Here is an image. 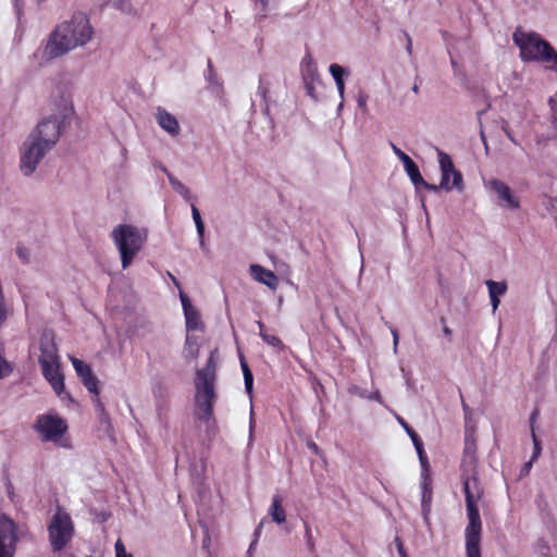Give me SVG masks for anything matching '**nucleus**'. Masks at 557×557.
<instances>
[{"mask_svg": "<svg viewBox=\"0 0 557 557\" xmlns=\"http://www.w3.org/2000/svg\"><path fill=\"white\" fill-rule=\"evenodd\" d=\"M92 35L94 29L87 16L83 13L74 14L71 20L54 27L46 42L34 52V58L42 65L84 47L91 40Z\"/></svg>", "mask_w": 557, "mask_h": 557, "instance_id": "obj_1", "label": "nucleus"}, {"mask_svg": "<svg viewBox=\"0 0 557 557\" xmlns=\"http://www.w3.org/2000/svg\"><path fill=\"white\" fill-rule=\"evenodd\" d=\"M462 484L466 495L467 516L469 523L465 531L467 557H481L480 540L482 522L478 503L483 495V488L478 479L476 469L471 472L462 471Z\"/></svg>", "mask_w": 557, "mask_h": 557, "instance_id": "obj_2", "label": "nucleus"}, {"mask_svg": "<svg viewBox=\"0 0 557 557\" xmlns=\"http://www.w3.org/2000/svg\"><path fill=\"white\" fill-rule=\"evenodd\" d=\"M512 41L519 48V58L523 63H543L557 72V52L539 33L517 27Z\"/></svg>", "mask_w": 557, "mask_h": 557, "instance_id": "obj_3", "label": "nucleus"}, {"mask_svg": "<svg viewBox=\"0 0 557 557\" xmlns=\"http://www.w3.org/2000/svg\"><path fill=\"white\" fill-rule=\"evenodd\" d=\"M216 350L211 351L207 366L196 373V406L198 409V418L205 422L212 419V407L215 397L214 381L216 372Z\"/></svg>", "mask_w": 557, "mask_h": 557, "instance_id": "obj_4", "label": "nucleus"}, {"mask_svg": "<svg viewBox=\"0 0 557 557\" xmlns=\"http://www.w3.org/2000/svg\"><path fill=\"white\" fill-rule=\"evenodd\" d=\"M40 356L38 359L44 377L48 381L58 396L65 393L64 376L60 370V356L53 335L45 332L39 342Z\"/></svg>", "mask_w": 557, "mask_h": 557, "instance_id": "obj_5", "label": "nucleus"}, {"mask_svg": "<svg viewBox=\"0 0 557 557\" xmlns=\"http://www.w3.org/2000/svg\"><path fill=\"white\" fill-rule=\"evenodd\" d=\"M147 231L132 224H119L111 232V238L120 253L122 268L127 269L147 242Z\"/></svg>", "mask_w": 557, "mask_h": 557, "instance_id": "obj_6", "label": "nucleus"}, {"mask_svg": "<svg viewBox=\"0 0 557 557\" xmlns=\"http://www.w3.org/2000/svg\"><path fill=\"white\" fill-rule=\"evenodd\" d=\"M73 112L72 100L69 97H62L61 102L58 104V112L38 123L27 137L34 138L36 143L52 149L60 138L65 120Z\"/></svg>", "mask_w": 557, "mask_h": 557, "instance_id": "obj_7", "label": "nucleus"}, {"mask_svg": "<svg viewBox=\"0 0 557 557\" xmlns=\"http://www.w3.org/2000/svg\"><path fill=\"white\" fill-rule=\"evenodd\" d=\"M47 532L51 550L54 554L58 553V557H64L62 550L67 547L75 534L71 515L65 509L58 507L48 521Z\"/></svg>", "mask_w": 557, "mask_h": 557, "instance_id": "obj_8", "label": "nucleus"}, {"mask_svg": "<svg viewBox=\"0 0 557 557\" xmlns=\"http://www.w3.org/2000/svg\"><path fill=\"white\" fill-rule=\"evenodd\" d=\"M34 430L38 433L41 442L58 444L63 448L71 447L69 441L64 438L67 432V423L57 413L38 416Z\"/></svg>", "mask_w": 557, "mask_h": 557, "instance_id": "obj_9", "label": "nucleus"}, {"mask_svg": "<svg viewBox=\"0 0 557 557\" xmlns=\"http://www.w3.org/2000/svg\"><path fill=\"white\" fill-rule=\"evenodd\" d=\"M34 138H28L23 141L20 147V163L18 169L21 173L29 177L36 171L46 154L51 150L50 148L35 141Z\"/></svg>", "mask_w": 557, "mask_h": 557, "instance_id": "obj_10", "label": "nucleus"}, {"mask_svg": "<svg viewBox=\"0 0 557 557\" xmlns=\"http://www.w3.org/2000/svg\"><path fill=\"white\" fill-rule=\"evenodd\" d=\"M437 159L441 170V182L438 189L451 191L453 189L461 193L465 189L463 177L460 171L456 170L454 162L448 153L437 150Z\"/></svg>", "mask_w": 557, "mask_h": 557, "instance_id": "obj_11", "label": "nucleus"}, {"mask_svg": "<svg viewBox=\"0 0 557 557\" xmlns=\"http://www.w3.org/2000/svg\"><path fill=\"white\" fill-rule=\"evenodd\" d=\"M20 541L18 527L7 515H0V557H14Z\"/></svg>", "mask_w": 557, "mask_h": 557, "instance_id": "obj_12", "label": "nucleus"}, {"mask_svg": "<svg viewBox=\"0 0 557 557\" xmlns=\"http://www.w3.org/2000/svg\"><path fill=\"white\" fill-rule=\"evenodd\" d=\"M485 188L496 194L499 205L502 207L518 210L520 208V201L517 196L512 193L511 188L500 180L492 178L485 183Z\"/></svg>", "mask_w": 557, "mask_h": 557, "instance_id": "obj_13", "label": "nucleus"}, {"mask_svg": "<svg viewBox=\"0 0 557 557\" xmlns=\"http://www.w3.org/2000/svg\"><path fill=\"white\" fill-rule=\"evenodd\" d=\"M71 362L73 364V368L75 369V372L77 376L83 382L84 386L92 394L98 395L99 394V381L92 373L91 368L85 363L84 361L71 357Z\"/></svg>", "mask_w": 557, "mask_h": 557, "instance_id": "obj_14", "label": "nucleus"}, {"mask_svg": "<svg viewBox=\"0 0 557 557\" xmlns=\"http://www.w3.org/2000/svg\"><path fill=\"white\" fill-rule=\"evenodd\" d=\"M180 299H181L183 311H184L187 333L193 332V331L202 330L203 323L201 321L200 313L191 305L188 296L185 293L180 292Z\"/></svg>", "mask_w": 557, "mask_h": 557, "instance_id": "obj_15", "label": "nucleus"}, {"mask_svg": "<svg viewBox=\"0 0 557 557\" xmlns=\"http://www.w3.org/2000/svg\"><path fill=\"white\" fill-rule=\"evenodd\" d=\"M249 272L255 281L265 285L272 290L277 288L278 277L271 270H268L260 264H251Z\"/></svg>", "mask_w": 557, "mask_h": 557, "instance_id": "obj_16", "label": "nucleus"}, {"mask_svg": "<svg viewBox=\"0 0 557 557\" xmlns=\"http://www.w3.org/2000/svg\"><path fill=\"white\" fill-rule=\"evenodd\" d=\"M476 444L472 435L467 434L465 440L463 456L461 469L465 472H471L476 469Z\"/></svg>", "mask_w": 557, "mask_h": 557, "instance_id": "obj_17", "label": "nucleus"}, {"mask_svg": "<svg viewBox=\"0 0 557 557\" xmlns=\"http://www.w3.org/2000/svg\"><path fill=\"white\" fill-rule=\"evenodd\" d=\"M158 125L171 136H177L181 127L176 117L168 112L165 109L159 107L156 113Z\"/></svg>", "mask_w": 557, "mask_h": 557, "instance_id": "obj_18", "label": "nucleus"}, {"mask_svg": "<svg viewBox=\"0 0 557 557\" xmlns=\"http://www.w3.org/2000/svg\"><path fill=\"white\" fill-rule=\"evenodd\" d=\"M404 169H405L407 175L409 176L410 181L412 182V184L416 187L423 186L425 189H428L430 191L438 190V187H436L433 184H429L423 180V177L420 173V170H419L418 165L413 162V160H411L407 164H405Z\"/></svg>", "mask_w": 557, "mask_h": 557, "instance_id": "obj_19", "label": "nucleus"}, {"mask_svg": "<svg viewBox=\"0 0 557 557\" xmlns=\"http://www.w3.org/2000/svg\"><path fill=\"white\" fill-rule=\"evenodd\" d=\"M302 82H321L318 67L310 54H306L300 63Z\"/></svg>", "mask_w": 557, "mask_h": 557, "instance_id": "obj_20", "label": "nucleus"}, {"mask_svg": "<svg viewBox=\"0 0 557 557\" xmlns=\"http://www.w3.org/2000/svg\"><path fill=\"white\" fill-rule=\"evenodd\" d=\"M271 520L281 525L286 521V511L283 507V499L278 494L273 495L272 503L268 509Z\"/></svg>", "mask_w": 557, "mask_h": 557, "instance_id": "obj_21", "label": "nucleus"}, {"mask_svg": "<svg viewBox=\"0 0 557 557\" xmlns=\"http://www.w3.org/2000/svg\"><path fill=\"white\" fill-rule=\"evenodd\" d=\"M329 71L335 82L338 95H339L341 99L343 100L344 95H345L344 77L348 76L349 73L346 69H344L343 66H341L339 64H336V63L331 64L329 67ZM342 107H343V101L339 103V108H342Z\"/></svg>", "mask_w": 557, "mask_h": 557, "instance_id": "obj_22", "label": "nucleus"}, {"mask_svg": "<svg viewBox=\"0 0 557 557\" xmlns=\"http://www.w3.org/2000/svg\"><path fill=\"white\" fill-rule=\"evenodd\" d=\"M273 83H274V77L269 73H263L259 77L257 96L261 97L263 104H264L265 113L269 112L268 96H269L270 88L272 87Z\"/></svg>", "mask_w": 557, "mask_h": 557, "instance_id": "obj_23", "label": "nucleus"}, {"mask_svg": "<svg viewBox=\"0 0 557 557\" xmlns=\"http://www.w3.org/2000/svg\"><path fill=\"white\" fill-rule=\"evenodd\" d=\"M200 344L197 336L187 333L183 347V357L186 360H195L199 356Z\"/></svg>", "mask_w": 557, "mask_h": 557, "instance_id": "obj_24", "label": "nucleus"}, {"mask_svg": "<svg viewBox=\"0 0 557 557\" xmlns=\"http://www.w3.org/2000/svg\"><path fill=\"white\" fill-rule=\"evenodd\" d=\"M162 171L166 174L168 180L172 188L182 196L186 201H191L194 199L190 189L185 186L181 181L174 177L165 168H162Z\"/></svg>", "mask_w": 557, "mask_h": 557, "instance_id": "obj_25", "label": "nucleus"}, {"mask_svg": "<svg viewBox=\"0 0 557 557\" xmlns=\"http://www.w3.org/2000/svg\"><path fill=\"white\" fill-rule=\"evenodd\" d=\"M349 393L350 394H354L360 398H364V399H369V400H375L377 401L379 404H383V399H382V396H381V393L379 389H375L373 392H368L367 389L364 388H361L359 386H351L349 388Z\"/></svg>", "mask_w": 557, "mask_h": 557, "instance_id": "obj_26", "label": "nucleus"}, {"mask_svg": "<svg viewBox=\"0 0 557 557\" xmlns=\"http://www.w3.org/2000/svg\"><path fill=\"white\" fill-rule=\"evenodd\" d=\"M191 216H193V220H194L195 225H196L197 234L199 236L200 247L202 249H205L206 248L205 238H203L205 237V224H203V221L201 219L200 212H199L198 208L195 205H191Z\"/></svg>", "mask_w": 557, "mask_h": 557, "instance_id": "obj_27", "label": "nucleus"}, {"mask_svg": "<svg viewBox=\"0 0 557 557\" xmlns=\"http://www.w3.org/2000/svg\"><path fill=\"white\" fill-rule=\"evenodd\" d=\"M488 289V297H502L507 293V283L505 281L495 282L493 280L485 281Z\"/></svg>", "mask_w": 557, "mask_h": 557, "instance_id": "obj_28", "label": "nucleus"}, {"mask_svg": "<svg viewBox=\"0 0 557 557\" xmlns=\"http://www.w3.org/2000/svg\"><path fill=\"white\" fill-rule=\"evenodd\" d=\"M205 77H206L207 82L210 84V86L212 87L213 91H215L216 94L223 91L222 83L219 79L210 60L208 61V67L205 73Z\"/></svg>", "mask_w": 557, "mask_h": 557, "instance_id": "obj_29", "label": "nucleus"}, {"mask_svg": "<svg viewBox=\"0 0 557 557\" xmlns=\"http://www.w3.org/2000/svg\"><path fill=\"white\" fill-rule=\"evenodd\" d=\"M432 504V490L421 492V510L424 522L430 524V512Z\"/></svg>", "mask_w": 557, "mask_h": 557, "instance_id": "obj_30", "label": "nucleus"}, {"mask_svg": "<svg viewBox=\"0 0 557 557\" xmlns=\"http://www.w3.org/2000/svg\"><path fill=\"white\" fill-rule=\"evenodd\" d=\"M536 417H537V411L534 410L530 417L531 435H532V441H533V446H534L533 454L531 457L532 460H536L540 457L541 451H542L541 442L539 441V438L535 434V430H534V423H535Z\"/></svg>", "mask_w": 557, "mask_h": 557, "instance_id": "obj_31", "label": "nucleus"}, {"mask_svg": "<svg viewBox=\"0 0 557 557\" xmlns=\"http://www.w3.org/2000/svg\"><path fill=\"white\" fill-rule=\"evenodd\" d=\"M413 446H414L418 457H419L421 470L423 472H429V459H428L426 453L424 451L422 441H417L416 438H413Z\"/></svg>", "mask_w": 557, "mask_h": 557, "instance_id": "obj_32", "label": "nucleus"}, {"mask_svg": "<svg viewBox=\"0 0 557 557\" xmlns=\"http://www.w3.org/2000/svg\"><path fill=\"white\" fill-rule=\"evenodd\" d=\"M260 337L268 345H270L278 350H283L285 348V345L283 344V342L275 335L269 334L268 332H262Z\"/></svg>", "mask_w": 557, "mask_h": 557, "instance_id": "obj_33", "label": "nucleus"}, {"mask_svg": "<svg viewBox=\"0 0 557 557\" xmlns=\"http://www.w3.org/2000/svg\"><path fill=\"white\" fill-rule=\"evenodd\" d=\"M255 4L257 10L256 21L260 22L267 16L270 0H255Z\"/></svg>", "mask_w": 557, "mask_h": 557, "instance_id": "obj_34", "label": "nucleus"}, {"mask_svg": "<svg viewBox=\"0 0 557 557\" xmlns=\"http://www.w3.org/2000/svg\"><path fill=\"white\" fill-rule=\"evenodd\" d=\"M542 206L552 216L557 214V198L544 195L542 199Z\"/></svg>", "mask_w": 557, "mask_h": 557, "instance_id": "obj_35", "label": "nucleus"}, {"mask_svg": "<svg viewBox=\"0 0 557 557\" xmlns=\"http://www.w3.org/2000/svg\"><path fill=\"white\" fill-rule=\"evenodd\" d=\"M321 83L322 82H304L306 94L314 101L319 99L315 88L318 85H321Z\"/></svg>", "mask_w": 557, "mask_h": 557, "instance_id": "obj_36", "label": "nucleus"}, {"mask_svg": "<svg viewBox=\"0 0 557 557\" xmlns=\"http://www.w3.org/2000/svg\"><path fill=\"white\" fill-rule=\"evenodd\" d=\"M305 540L310 552H314L315 543L311 532V528L308 523H305Z\"/></svg>", "mask_w": 557, "mask_h": 557, "instance_id": "obj_37", "label": "nucleus"}, {"mask_svg": "<svg viewBox=\"0 0 557 557\" xmlns=\"http://www.w3.org/2000/svg\"><path fill=\"white\" fill-rule=\"evenodd\" d=\"M389 145H391V148H392L393 152L395 153V156L401 161L403 165L407 164L409 161L412 160L407 153H405L401 149H399L395 144L391 143Z\"/></svg>", "mask_w": 557, "mask_h": 557, "instance_id": "obj_38", "label": "nucleus"}, {"mask_svg": "<svg viewBox=\"0 0 557 557\" xmlns=\"http://www.w3.org/2000/svg\"><path fill=\"white\" fill-rule=\"evenodd\" d=\"M397 421L405 429V431L407 432V435L410 436L412 442H413V438H416L417 441H421L419 435L413 431V429L401 417H397Z\"/></svg>", "mask_w": 557, "mask_h": 557, "instance_id": "obj_39", "label": "nucleus"}, {"mask_svg": "<svg viewBox=\"0 0 557 557\" xmlns=\"http://www.w3.org/2000/svg\"><path fill=\"white\" fill-rule=\"evenodd\" d=\"M16 256L20 258V260L23 263H29V261H30V251L28 248H26L24 246H18L16 248Z\"/></svg>", "mask_w": 557, "mask_h": 557, "instance_id": "obj_40", "label": "nucleus"}, {"mask_svg": "<svg viewBox=\"0 0 557 557\" xmlns=\"http://www.w3.org/2000/svg\"><path fill=\"white\" fill-rule=\"evenodd\" d=\"M12 373V368L9 362L0 355V379H3Z\"/></svg>", "mask_w": 557, "mask_h": 557, "instance_id": "obj_41", "label": "nucleus"}, {"mask_svg": "<svg viewBox=\"0 0 557 557\" xmlns=\"http://www.w3.org/2000/svg\"><path fill=\"white\" fill-rule=\"evenodd\" d=\"M115 557H133L132 554H128L125 549L124 544L121 540H117L114 545Z\"/></svg>", "mask_w": 557, "mask_h": 557, "instance_id": "obj_42", "label": "nucleus"}, {"mask_svg": "<svg viewBox=\"0 0 557 557\" xmlns=\"http://www.w3.org/2000/svg\"><path fill=\"white\" fill-rule=\"evenodd\" d=\"M244 375V383H245V389L247 394L251 397L252 394V386H253V375L252 372L243 374Z\"/></svg>", "mask_w": 557, "mask_h": 557, "instance_id": "obj_43", "label": "nucleus"}, {"mask_svg": "<svg viewBox=\"0 0 557 557\" xmlns=\"http://www.w3.org/2000/svg\"><path fill=\"white\" fill-rule=\"evenodd\" d=\"M431 488V481L429 478V472L421 471V492L422 491H430Z\"/></svg>", "mask_w": 557, "mask_h": 557, "instance_id": "obj_44", "label": "nucleus"}, {"mask_svg": "<svg viewBox=\"0 0 557 557\" xmlns=\"http://www.w3.org/2000/svg\"><path fill=\"white\" fill-rule=\"evenodd\" d=\"M367 101H368V96L364 95V94H360L358 96V99H357V102H358V106L360 109H362L363 111L367 110Z\"/></svg>", "mask_w": 557, "mask_h": 557, "instance_id": "obj_45", "label": "nucleus"}, {"mask_svg": "<svg viewBox=\"0 0 557 557\" xmlns=\"http://www.w3.org/2000/svg\"><path fill=\"white\" fill-rule=\"evenodd\" d=\"M391 333H392V336H393V349H394V352L396 354L397 352V347H398V341H399L398 331L396 329H392Z\"/></svg>", "mask_w": 557, "mask_h": 557, "instance_id": "obj_46", "label": "nucleus"}, {"mask_svg": "<svg viewBox=\"0 0 557 557\" xmlns=\"http://www.w3.org/2000/svg\"><path fill=\"white\" fill-rule=\"evenodd\" d=\"M98 407H99V409H100V419H101V422L107 423V424H110V422H109V416H108V413H106V411H104V409H103L102 405H101V404H98Z\"/></svg>", "mask_w": 557, "mask_h": 557, "instance_id": "obj_47", "label": "nucleus"}, {"mask_svg": "<svg viewBox=\"0 0 557 557\" xmlns=\"http://www.w3.org/2000/svg\"><path fill=\"white\" fill-rule=\"evenodd\" d=\"M490 301L492 305L493 312H495L500 304V297H490Z\"/></svg>", "mask_w": 557, "mask_h": 557, "instance_id": "obj_48", "label": "nucleus"}, {"mask_svg": "<svg viewBox=\"0 0 557 557\" xmlns=\"http://www.w3.org/2000/svg\"><path fill=\"white\" fill-rule=\"evenodd\" d=\"M240 368L243 370V374L250 373L251 370L249 369L248 363L246 362L245 358L240 356Z\"/></svg>", "mask_w": 557, "mask_h": 557, "instance_id": "obj_49", "label": "nucleus"}, {"mask_svg": "<svg viewBox=\"0 0 557 557\" xmlns=\"http://www.w3.org/2000/svg\"><path fill=\"white\" fill-rule=\"evenodd\" d=\"M406 39H407L406 50L409 54H411L412 53V41L408 34H406Z\"/></svg>", "mask_w": 557, "mask_h": 557, "instance_id": "obj_50", "label": "nucleus"}, {"mask_svg": "<svg viewBox=\"0 0 557 557\" xmlns=\"http://www.w3.org/2000/svg\"><path fill=\"white\" fill-rule=\"evenodd\" d=\"M308 448L313 451L314 454H319V447L315 443L310 442L308 443Z\"/></svg>", "mask_w": 557, "mask_h": 557, "instance_id": "obj_51", "label": "nucleus"}, {"mask_svg": "<svg viewBox=\"0 0 557 557\" xmlns=\"http://www.w3.org/2000/svg\"><path fill=\"white\" fill-rule=\"evenodd\" d=\"M394 543L396 545L397 552L404 549L403 542L398 536L395 537Z\"/></svg>", "mask_w": 557, "mask_h": 557, "instance_id": "obj_52", "label": "nucleus"}, {"mask_svg": "<svg viewBox=\"0 0 557 557\" xmlns=\"http://www.w3.org/2000/svg\"><path fill=\"white\" fill-rule=\"evenodd\" d=\"M533 461H534V460H532V458H531V459H530V461H528L527 463H524L522 471H523V472H525V473H528V472L530 471L531 467H532Z\"/></svg>", "mask_w": 557, "mask_h": 557, "instance_id": "obj_53", "label": "nucleus"}, {"mask_svg": "<svg viewBox=\"0 0 557 557\" xmlns=\"http://www.w3.org/2000/svg\"><path fill=\"white\" fill-rule=\"evenodd\" d=\"M168 274H169L170 278L172 280L173 284H174L176 287H178V288H180V287H181V283L178 282V280H177L174 275H172L170 272H169Z\"/></svg>", "mask_w": 557, "mask_h": 557, "instance_id": "obj_54", "label": "nucleus"}, {"mask_svg": "<svg viewBox=\"0 0 557 557\" xmlns=\"http://www.w3.org/2000/svg\"><path fill=\"white\" fill-rule=\"evenodd\" d=\"M257 325L259 327V335H261L262 332H267L264 329V324L261 321H258Z\"/></svg>", "mask_w": 557, "mask_h": 557, "instance_id": "obj_55", "label": "nucleus"}, {"mask_svg": "<svg viewBox=\"0 0 557 557\" xmlns=\"http://www.w3.org/2000/svg\"><path fill=\"white\" fill-rule=\"evenodd\" d=\"M443 333H444L446 336H450V335H451V330H450L448 326H444V327H443Z\"/></svg>", "mask_w": 557, "mask_h": 557, "instance_id": "obj_56", "label": "nucleus"}, {"mask_svg": "<svg viewBox=\"0 0 557 557\" xmlns=\"http://www.w3.org/2000/svg\"><path fill=\"white\" fill-rule=\"evenodd\" d=\"M252 429H253V421H252V412L250 413V423H249V433L250 436L252 435Z\"/></svg>", "mask_w": 557, "mask_h": 557, "instance_id": "obj_57", "label": "nucleus"}, {"mask_svg": "<svg viewBox=\"0 0 557 557\" xmlns=\"http://www.w3.org/2000/svg\"><path fill=\"white\" fill-rule=\"evenodd\" d=\"M398 555H399V557H408V556H407V553H406V550H405V548H404V549L398 550Z\"/></svg>", "mask_w": 557, "mask_h": 557, "instance_id": "obj_58", "label": "nucleus"}, {"mask_svg": "<svg viewBox=\"0 0 557 557\" xmlns=\"http://www.w3.org/2000/svg\"><path fill=\"white\" fill-rule=\"evenodd\" d=\"M506 135L507 137L513 143V144H517L516 139L513 138V136L509 133V132H506Z\"/></svg>", "mask_w": 557, "mask_h": 557, "instance_id": "obj_59", "label": "nucleus"}, {"mask_svg": "<svg viewBox=\"0 0 557 557\" xmlns=\"http://www.w3.org/2000/svg\"><path fill=\"white\" fill-rule=\"evenodd\" d=\"M262 524L263 522H260V524L258 525L257 530H256V534H259L260 531H261V528H262Z\"/></svg>", "mask_w": 557, "mask_h": 557, "instance_id": "obj_60", "label": "nucleus"}, {"mask_svg": "<svg viewBox=\"0 0 557 557\" xmlns=\"http://www.w3.org/2000/svg\"><path fill=\"white\" fill-rule=\"evenodd\" d=\"M412 91H413L414 94H418V92H419V87H418V85H413V87H412Z\"/></svg>", "mask_w": 557, "mask_h": 557, "instance_id": "obj_61", "label": "nucleus"}, {"mask_svg": "<svg viewBox=\"0 0 557 557\" xmlns=\"http://www.w3.org/2000/svg\"><path fill=\"white\" fill-rule=\"evenodd\" d=\"M451 66H453L454 69H456V67H457V62L455 61V59H451Z\"/></svg>", "mask_w": 557, "mask_h": 557, "instance_id": "obj_62", "label": "nucleus"}, {"mask_svg": "<svg viewBox=\"0 0 557 557\" xmlns=\"http://www.w3.org/2000/svg\"><path fill=\"white\" fill-rule=\"evenodd\" d=\"M208 543H209V539H206V540L203 541V546H208Z\"/></svg>", "mask_w": 557, "mask_h": 557, "instance_id": "obj_63", "label": "nucleus"}, {"mask_svg": "<svg viewBox=\"0 0 557 557\" xmlns=\"http://www.w3.org/2000/svg\"><path fill=\"white\" fill-rule=\"evenodd\" d=\"M555 222H556V226H557V213L555 215H553Z\"/></svg>", "mask_w": 557, "mask_h": 557, "instance_id": "obj_64", "label": "nucleus"}]
</instances>
